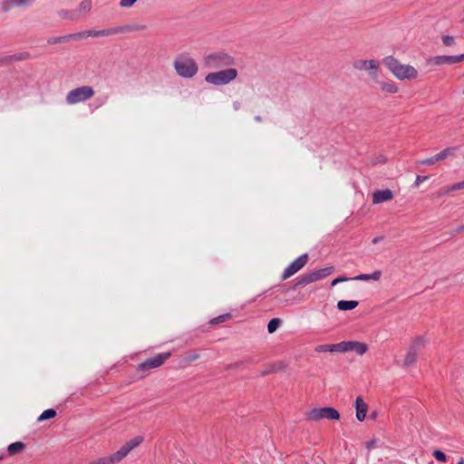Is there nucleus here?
Masks as SVG:
<instances>
[{"label":"nucleus","instance_id":"nucleus-1","mask_svg":"<svg viewBox=\"0 0 464 464\" xmlns=\"http://www.w3.org/2000/svg\"><path fill=\"white\" fill-rule=\"evenodd\" d=\"M383 64L399 80H414L418 77V71L410 64H402L393 56H387L382 60Z\"/></svg>","mask_w":464,"mask_h":464},{"label":"nucleus","instance_id":"nucleus-2","mask_svg":"<svg viewBox=\"0 0 464 464\" xmlns=\"http://www.w3.org/2000/svg\"><path fill=\"white\" fill-rule=\"evenodd\" d=\"M177 73L183 78H192L197 74L198 67L193 58L188 55H179L174 61Z\"/></svg>","mask_w":464,"mask_h":464},{"label":"nucleus","instance_id":"nucleus-3","mask_svg":"<svg viewBox=\"0 0 464 464\" xmlns=\"http://www.w3.org/2000/svg\"><path fill=\"white\" fill-rule=\"evenodd\" d=\"M305 418L311 421L322 420H337L340 414L337 410L332 407L313 408L305 412Z\"/></svg>","mask_w":464,"mask_h":464},{"label":"nucleus","instance_id":"nucleus-4","mask_svg":"<svg viewBox=\"0 0 464 464\" xmlns=\"http://www.w3.org/2000/svg\"><path fill=\"white\" fill-rule=\"evenodd\" d=\"M237 71L234 68L210 72L206 75L205 81L213 85H225L234 81Z\"/></svg>","mask_w":464,"mask_h":464},{"label":"nucleus","instance_id":"nucleus-5","mask_svg":"<svg viewBox=\"0 0 464 464\" xmlns=\"http://www.w3.org/2000/svg\"><path fill=\"white\" fill-rule=\"evenodd\" d=\"M334 270V269L333 266H327L309 273H305L297 278V281L294 288L324 279L330 276L331 274H333Z\"/></svg>","mask_w":464,"mask_h":464},{"label":"nucleus","instance_id":"nucleus-6","mask_svg":"<svg viewBox=\"0 0 464 464\" xmlns=\"http://www.w3.org/2000/svg\"><path fill=\"white\" fill-rule=\"evenodd\" d=\"M94 95V91L91 86H81L70 91L66 95V102L70 105L85 102Z\"/></svg>","mask_w":464,"mask_h":464},{"label":"nucleus","instance_id":"nucleus-7","mask_svg":"<svg viewBox=\"0 0 464 464\" xmlns=\"http://www.w3.org/2000/svg\"><path fill=\"white\" fill-rule=\"evenodd\" d=\"M143 441V437L137 436L127 441L119 450L109 458L111 464H116L125 458L133 449L138 447Z\"/></svg>","mask_w":464,"mask_h":464},{"label":"nucleus","instance_id":"nucleus-8","mask_svg":"<svg viewBox=\"0 0 464 464\" xmlns=\"http://www.w3.org/2000/svg\"><path fill=\"white\" fill-rule=\"evenodd\" d=\"M230 56L223 53H211L204 58V64L209 69H218L232 64Z\"/></svg>","mask_w":464,"mask_h":464},{"label":"nucleus","instance_id":"nucleus-9","mask_svg":"<svg viewBox=\"0 0 464 464\" xmlns=\"http://www.w3.org/2000/svg\"><path fill=\"white\" fill-rule=\"evenodd\" d=\"M92 9L91 0H82L79 5V8L75 11L62 10L59 12V15L63 18L71 20H77L82 16L86 15Z\"/></svg>","mask_w":464,"mask_h":464},{"label":"nucleus","instance_id":"nucleus-10","mask_svg":"<svg viewBox=\"0 0 464 464\" xmlns=\"http://www.w3.org/2000/svg\"><path fill=\"white\" fill-rule=\"evenodd\" d=\"M308 260V255L303 254L299 257H297L295 260H294L284 271L282 274V279L285 280L288 277L292 276L295 273H297L299 270H301Z\"/></svg>","mask_w":464,"mask_h":464},{"label":"nucleus","instance_id":"nucleus-11","mask_svg":"<svg viewBox=\"0 0 464 464\" xmlns=\"http://www.w3.org/2000/svg\"><path fill=\"white\" fill-rule=\"evenodd\" d=\"M354 69L358 71H372L370 73L372 80L377 77V69L379 68V63L375 60H355L353 63Z\"/></svg>","mask_w":464,"mask_h":464},{"label":"nucleus","instance_id":"nucleus-12","mask_svg":"<svg viewBox=\"0 0 464 464\" xmlns=\"http://www.w3.org/2000/svg\"><path fill=\"white\" fill-rule=\"evenodd\" d=\"M170 353H159L156 356L146 360L139 365L141 371H147L153 368H158L162 365L169 357Z\"/></svg>","mask_w":464,"mask_h":464},{"label":"nucleus","instance_id":"nucleus-13","mask_svg":"<svg viewBox=\"0 0 464 464\" xmlns=\"http://www.w3.org/2000/svg\"><path fill=\"white\" fill-rule=\"evenodd\" d=\"M368 351V345L358 341L341 342V353L353 352L358 355H363Z\"/></svg>","mask_w":464,"mask_h":464},{"label":"nucleus","instance_id":"nucleus-14","mask_svg":"<svg viewBox=\"0 0 464 464\" xmlns=\"http://www.w3.org/2000/svg\"><path fill=\"white\" fill-rule=\"evenodd\" d=\"M464 60V53L459 55H439L434 57L433 63L436 65L453 64Z\"/></svg>","mask_w":464,"mask_h":464},{"label":"nucleus","instance_id":"nucleus-15","mask_svg":"<svg viewBox=\"0 0 464 464\" xmlns=\"http://www.w3.org/2000/svg\"><path fill=\"white\" fill-rule=\"evenodd\" d=\"M394 198V193L390 189L375 190L372 193V203L381 204L392 200Z\"/></svg>","mask_w":464,"mask_h":464},{"label":"nucleus","instance_id":"nucleus-16","mask_svg":"<svg viewBox=\"0 0 464 464\" xmlns=\"http://www.w3.org/2000/svg\"><path fill=\"white\" fill-rule=\"evenodd\" d=\"M355 410H356V418L359 421H362L366 418V413L368 411V405L363 401L361 396H358L355 400Z\"/></svg>","mask_w":464,"mask_h":464},{"label":"nucleus","instance_id":"nucleus-17","mask_svg":"<svg viewBox=\"0 0 464 464\" xmlns=\"http://www.w3.org/2000/svg\"><path fill=\"white\" fill-rule=\"evenodd\" d=\"M373 81L376 82L378 83L380 89L386 93L393 94V93H396L399 90L396 83L391 80L390 81H379V80H377V77H376L375 80H373Z\"/></svg>","mask_w":464,"mask_h":464},{"label":"nucleus","instance_id":"nucleus-18","mask_svg":"<svg viewBox=\"0 0 464 464\" xmlns=\"http://www.w3.org/2000/svg\"><path fill=\"white\" fill-rule=\"evenodd\" d=\"M316 353H341V343L334 344H320L314 348Z\"/></svg>","mask_w":464,"mask_h":464},{"label":"nucleus","instance_id":"nucleus-19","mask_svg":"<svg viewBox=\"0 0 464 464\" xmlns=\"http://www.w3.org/2000/svg\"><path fill=\"white\" fill-rule=\"evenodd\" d=\"M419 353H420L418 351L412 349L411 347H409L403 362V366L409 367L414 364L415 362L417 361Z\"/></svg>","mask_w":464,"mask_h":464},{"label":"nucleus","instance_id":"nucleus-20","mask_svg":"<svg viewBox=\"0 0 464 464\" xmlns=\"http://www.w3.org/2000/svg\"><path fill=\"white\" fill-rule=\"evenodd\" d=\"M357 305L358 302L353 300H341L337 303V308L341 311L352 310L354 309Z\"/></svg>","mask_w":464,"mask_h":464},{"label":"nucleus","instance_id":"nucleus-21","mask_svg":"<svg viewBox=\"0 0 464 464\" xmlns=\"http://www.w3.org/2000/svg\"><path fill=\"white\" fill-rule=\"evenodd\" d=\"M123 32H135V31H145L147 29V25L141 23H134L130 24H127L125 26H120Z\"/></svg>","mask_w":464,"mask_h":464},{"label":"nucleus","instance_id":"nucleus-22","mask_svg":"<svg viewBox=\"0 0 464 464\" xmlns=\"http://www.w3.org/2000/svg\"><path fill=\"white\" fill-rule=\"evenodd\" d=\"M457 148L456 147H449L441 150L437 154V159L439 158L440 161L445 160L448 158H453L455 156Z\"/></svg>","mask_w":464,"mask_h":464},{"label":"nucleus","instance_id":"nucleus-23","mask_svg":"<svg viewBox=\"0 0 464 464\" xmlns=\"http://www.w3.org/2000/svg\"><path fill=\"white\" fill-rule=\"evenodd\" d=\"M426 344V340L423 336H417L413 339L411 344L410 347L412 349L418 351L419 353L424 348Z\"/></svg>","mask_w":464,"mask_h":464},{"label":"nucleus","instance_id":"nucleus-24","mask_svg":"<svg viewBox=\"0 0 464 464\" xmlns=\"http://www.w3.org/2000/svg\"><path fill=\"white\" fill-rule=\"evenodd\" d=\"M24 448V444L23 442L17 441L10 444L7 448V450L10 455H14L20 452Z\"/></svg>","mask_w":464,"mask_h":464},{"label":"nucleus","instance_id":"nucleus-25","mask_svg":"<svg viewBox=\"0 0 464 464\" xmlns=\"http://www.w3.org/2000/svg\"><path fill=\"white\" fill-rule=\"evenodd\" d=\"M122 33V29L120 27H112L108 29L99 30V36H110Z\"/></svg>","mask_w":464,"mask_h":464},{"label":"nucleus","instance_id":"nucleus-26","mask_svg":"<svg viewBox=\"0 0 464 464\" xmlns=\"http://www.w3.org/2000/svg\"><path fill=\"white\" fill-rule=\"evenodd\" d=\"M56 411L53 409L45 410L37 419L38 421H44L45 420L55 417Z\"/></svg>","mask_w":464,"mask_h":464},{"label":"nucleus","instance_id":"nucleus-27","mask_svg":"<svg viewBox=\"0 0 464 464\" xmlns=\"http://www.w3.org/2000/svg\"><path fill=\"white\" fill-rule=\"evenodd\" d=\"M200 357V354L198 351L188 352L184 357V362L186 363H190L192 362L197 361Z\"/></svg>","mask_w":464,"mask_h":464},{"label":"nucleus","instance_id":"nucleus-28","mask_svg":"<svg viewBox=\"0 0 464 464\" xmlns=\"http://www.w3.org/2000/svg\"><path fill=\"white\" fill-rule=\"evenodd\" d=\"M280 324H281V320L279 318H273L272 320H270L267 324L268 333L269 334L274 333L278 328Z\"/></svg>","mask_w":464,"mask_h":464},{"label":"nucleus","instance_id":"nucleus-29","mask_svg":"<svg viewBox=\"0 0 464 464\" xmlns=\"http://www.w3.org/2000/svg\"><path fill=\"white\" fill-rule=\"evenodd\" d=\"M83 36H87V37L88 36L99 37V31L89 30V31L83 32L82 34L73 35V39H79V38H82Z\"/></svg>","mask_w":464,"mask_h":464},{"label":"nucleus","instance_id":"nucleus-30","mask_svg":"<svg viewBox=\"0 0 464 464\" xmlns=\"http://www.w3.org/2000/svg\"><path fill=\"white\" fill-rule=\"evenodd\" d=\"M32 0H9L7 2L9 6H27Z\"/></svg>","mask_w":464,"mask_h":464},{"label":"nucleus","instance_id":"nucleus-31","mask_svg":"<svg viewBox=\"0 0 464 464\" xmlns=\"http://www.w3.org/2000/svg\"><path fill=\"white\" fill-rule=\"evenodd\" d=\"M438 161H440V160L439 158L437 159V154H436V155H434V156H432L430 158L420 160L419 163L420 165L431 166V165L435 164Z\"/></svg>","mask_w":464,"mask_h":464},{"label":"nucleus","instance_id":"nucleus-32","mask_svg":"<svg viewBox=\"0 0 464 464\" xmlns=\"http://www.w3.org/2000/svg\"><path fill=\"white\" fill-rule=\"evenodd\" d=\"M432 455L438 461L445 462L447 460V456L440 450H434Z\"/></svg>","mask_w":464,"mask_h":464},{"label":"nucleus","instance_id":"nucleus-33","mask_svg":"<svg viewBox=\"0 0 464 464\" xmlns=\"http://www.w3.org/2000/svg\"><path fill=\"white\" fill-rule=\"evenodd\" d=\"M386 162V158L384 155L382 154H379L377 156H374L372 160H371V163L372 165H377V164H382Z\"/></svg>","mask_w":464,"mask_h":464},{"label":"nucleus","instance_id":"nucleus-34","mask_svg":"<svg viewBox=\"0 0 464 464\" xmlns=\"http://www.w3.org/2000/svg\"><path fill=\"white\" fill-rule=\"evenodd\" d=\"M442 43L446 46H451L455 44V40L450 35H444L442 36Z\"/></svg>","mask_w":464,"mask_h":464},{"label":"nucleus","instance_id":"nucleus-35","mask_svg":"<svg viewBox=\"0 0 464 464\" xmlns=\"http://www.w3.org/2000/svg\"><path fill=\"white\" fill-rule=\"evenodd\" d=\"M138 0H121L120 6L121 7H130L132 6Z\"/></svg>","mask_w":464,"mask_h":464},{"label":"nucleus","instance_id":"nucleus-36","mask_svg":"<svg viewBox=\"0 0 464 464\" xmlns=\"http://www.w3.org/2000/svg\"><path fill=\"white\" fill-rule=\"evenodd\" d=\"M89 464H111L108 457L100 458L96 460L91 461Z\"/></svg>","mask_w":464,"mask_h":464},{"label":"nucleus","instance_id":"nucleus-37","mask_svg":"<svg viewBox=\"0 0 464 464\" xmlns=\"http://www.w3.org/2000/svg\"><path fill=\"white\" fill-rule=\"evenodd\" d=\"M353 279L358 280V281H368V280H371V277H370V274H361L359 276H356Z\"/></svg>","mask_w":464,"mask_h":464},{"label":"nucleus","instance_id":"nucleus-38","mask_svg":"<svg viewBox=\"0 0 464 464\" xmlns=\"http://www.w3.org/2000/svg\"><path fill=\"white\" fill-rule=\"evenodd\" d=\"M229 317V314H223V315H220V316H218L216 318H214L211 323L212 324H218V323H221V322H224L226 321L227 318Z\"/></svg>","mask_w":464,"mask_h":464},{"label":"nucleus","instance_id":"nucleus-39","mask_svg":"<svg viewBox=\"0 0 464 464\" xmlns=\"http://www.w3.org/2000/svg\"><path fill=\"white\" fill-rule=\"evenodd\" d=\"M70 38H73V35L64 36V37H59V38H53L52 40H49V43L51 44H56L60 41H68Z\"/></svg>","mask_w":464,"mask_h":464},{"label":"nucleus","instance_id":"nucleus-40","mask_svg":"<svg viewBox=\"0 0 464 464\" xmlns=\"http://www.w3.org/2000/svg\"><path fill=\"white\" fill-rule=\"evenodd\" d=\"M348 280H349V278H347V277H345V276H340V277H337V278H335V279H334V280L332 281V285H333V286H334V285H337V284H339V283L346 282V281H348Z\"/></svg>","mask_w":464,"mask_h":464},{"label":"nucleus","instance_id":"nucleus-41","mask_svg":"<svg viewBox=\"0 0 464 464\" xmlns=\"http://www.w3.org/2000/svg\"><path fill=\"white\" fill-rule=\"evenodd\" d=\"M382 273L380 270H376L373 273L370 274L371 280L377 281L381 278Z\"/></svg>","mask_w":464,"mask_h":464},{"label":"nucleus","instance_id":"nucleus-42","mask_svg":"<svg viewBox=\"0 0 464 464\" xmlns=\"http://www.w3.org/2000/svg\"><path fill=\"white\" fill-rule=\"evenodd\" d=\"M464 188V180L451 185V189L459 190Z\"/></svg>","mask_w":464,"mask_h":464},{"label":"nucleus","instance_id":"nucleus-43","mask_svg":"<svg viewBox=\"0 0 464 464\" xmlns=\"http://www.w3.org/2000/svg\"><path fill=\"white\" fill-rule=\"evenodd\" d=\"M464 231V224L458 226L452 232L451 236H456L458 234H460Z\"/></svg>","mask_w":464,"mask_h":464},{"label":"nucleus","instance_id":"nucleus-44","mask_svg":"<svg viewBox=\"0 0 464 464\" xmlns=\"http://www.w3.org/2000/svg\"><path fill=\"white\" fill-rule=\"evenodd\" d=\"M428 179V177L427 176H417L416 178V180H415V185L418 187L420 186L423 181L427 180Z\"/></svg>","mask_w":464,"mask_h":464},{"label":"nucleus","instance_id":"nucleus-45","mask_svg":"<svg viewBox=\"0 0 464 464\" xmlns=\"http://www.w3.org/2000/svg\"><path fill=\"white\" fill-rule=\"evenodd\" d=\"M375 444H376V440H372L366 443V449L368 450H371L372 449L374 448Z\"/></svg>","mask_w":464,"mask_h":464},{"label":"nucleus","instance_id":"nucleus-46","mask_svg":"<svg viewBox=\"0 0 464 464\" xmlns=\"http://www.w3.org/2000/svg\"><path fill=\"white\" fill-rule=\"evenodd\" d=\"M382 239H383V237H376L372 239V243L377 244V243L381 242Z\"/></svg>","mask_w":464,"mask_h":464},{"label":"nucleus","instance_id":"nucleus-47","mask_svg":"<svg viewBox=\"0 0 464 464\" xmlns=\"http://www.w3.org/2000/svg\"><path fill=\"white\" fill-rule=\"evenodd\" d=\"M233 106H234V109H235V110H238V109H239V107H240V103H239L238 102H235L233 103Z\"/></svg>","mask_w":464,"mask_h":464},{"label":"nucleus","instance_id":"nucleus-48","mask_svg":"<svg viewBox=\"0 0 464 464\" xmlns=\"http://www.w3.org/2000/svg\"><path fill=\"white\" fill-rule=\"evenodd\" d=\"M10 58H14V60H22V59H24V56H22V55H19V56L14 55V56H11Z\"/></svg>","mask_w":464,"mask_h":464},{"label":"nucleus","instance_id":"nucleus-49","mask_svg":"<svg viewBox=\"0 0 464 464\" xmlns=\"http://www.w3.org/2000/svg\"><path fill=\"white\" fill-rule=\"evenodd\" d=\"M451 191H456V190H455V189H451V186H450V188H447V190H445V192L443 193V195L448 194V193H450V192H451Z\"/></svg>","mask_w":464,"mask_h":464},{"label":"nucleus","instance_id":"nucleus-50","mask_svg":"<svg viewBox=\"0 0 464 464\" xmlns=\"http://www.w3.org/2000/svg\"><path fill=\"white\" fill-rule=\"evenodd\" d=\"M451 191H456V190H455V189H451V186H450V188H447V190H445V192L443 193V195L448 194V193H450V192H451Z\"/></svg>","mask_w":464,"mask_h":464},{"label":"nucleus","instance_id":"nucleus-51","mask_svg":"<svg viewBox=\"0 0 464 464\" xmlns=\"http://www.w3.org/2000/svg\"><path fill=\"white\" fill-rule=\"evenodd\" d=\"M5 60H7V57L0 58V65L3 64Z\"/></svg>","mask_w":464,"mask_h":464},{"label":"nucleus","instance_id":"nucleus-52","mask_svg":"<svg viewBox=\"0 0 464 464\" xmlns=\"http://www.w3.org/2000/svg\"><path fill=\"white\" fill-rule=\"evenodd\" d=\"M458 464H464V459L461 458L459 461H458Z\"/></svg>","mask_w":464,"mask_h":464},{"label":"nucleus","instance_id":"nucleus-53","mask_svg":"<svg viewBox=\"0 0 464 464\" xmlns=\"http://www.w3.org/2000/svg\"><path fill=\"white\" fill-rule=\"evenodd\" d=\"M255 119H256V121H261V117H260V116H256V118H255Z\"/></svg>","mask_w":464,"mask_h":464},{"label":"nucleus","instance_id":"nucleus-54","mask_svg":"<svg viewBox=\"0 0 464 464\" xmlns=\"http://www.w3.org/2000/svg\"><path fill=\"white\" fill-rule=\"evenodd\" d=\"M375 416H376L375 412L371 415L372 418H375Z\"/></svg>","mask_w":464,"mask_h":464},{"label":"nucleus","instance_id":"nucleus-55","mask_svg":"<svg viewBox=\"0 0 464 464\" xmlns=\"http://www.w3.org/2000/svg\"><path fill=\"white\" fill-rule=\"evenodd\" d=\"M463 94H464V90H463Z\"/></svg>","mask_w":464,"mask_h":464},{"label":"nucleus","instance_id":"nucleus-56","mask_svg":"<svg viewBox=\"0 0 464 464\" xmlns=\"http://www.w3.org/2000/svg\"><path fill=\"white\" fill-rule=\"evenodd\" d=\"M305 464H309V463H305Z\"/></svg>","mask_w":464,"mask_h":464},{"label":"nucleus","instance_id":"nucleus-57","mask_svg":"<svg viewBox=\"0 0 464 464\" xmlns=\"http://www.w3.org/2000/svg\"><path fill=\"white\" fill-rule=\"evenodd\" d=\"M463 21H464V18H463Z\"/></svg>","mask_w":464,"mask_h":464}]
</instances>
